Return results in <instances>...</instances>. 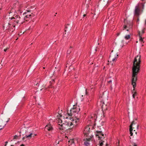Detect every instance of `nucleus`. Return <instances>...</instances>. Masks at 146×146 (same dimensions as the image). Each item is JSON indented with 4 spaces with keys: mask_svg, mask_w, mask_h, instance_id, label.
<instances>
[{
    "mask_svg": "<svg viewBox=\"0 0 146 146\" xmlns=\"http://www.w3.org/2000/svg\"><path fill=\"white\" fill-rule=\"evenodd\" d=\"M124 23H125V24L126 23H127V19H125L124 20Z\"/></svg>",
    "mask_w": 146,
    "mask_h": 146,
    "instance_id": "obj_26",
    "label": "nucleus"
},
{
    "mask_svg": "<svg viewBox=\"0 0 146 146\" xmlns=\"http://www.w3.org/2000/svg\"><path fill=\"white\" fill-rule=\"evenodd\" d=\"M8 143L7 141H6L5 142V146H6L7 145V143Z\"/></svg>",
    "mask_w": 146,
    "mask_h": 146,
    "instance_id": "obj_31",
    "label": "nucleus"
},
{
    "mask_svg": "<svg viewBox=\"0 0 146 146\" xmlns=\"http://www.w3.org/2000/svg\"><path fill=\"white\" fill-rule=\"evenodd\" d=\"M36 86H38V85H39L37 83V84H36Z\"/></svg>",
    "mask_w": 146,
    "mask_h": 146,
    "instance_id": "obj_38",
    "label": "nucleus"
},
{
    "mask_svg": "<svg viewBox=\"0 0 146 146\" xmlns=\"http://www.w3.org/2000/svg\"><path fill=\"white\" fill-rule=\"evenodd\" d=\"M72 48V46H70L68 50L67 51L66 56L67 57H69V54L71 52V49Z\"/></svg>",
    "mask_w": 146,
    "mask_h": 146,
    "instance_id": "obj_18",
    "label": "nucleus"
},
{
    "mask_svg": "<svg viewBox=\"0 0 146 146\" xmlns=\"http://www.w3.org/2000/svg\"><path fill=\"white\" fill-rule=\"evenodd\" d=\"M139 41L141 42H143L144 43V41H143V39L144 38H143L141 37V36L140 33H139Z\"/></svg>",
    "mask_w": 146,
    "mask_h": 146,
    "instance_id": "obj_20",
    "label": "nucleus"
},
{
    "mask_svg": "<svg viewBox=\"0 0 146 146\" xmlns=\"http://www.w3.org/2000/svg\"><path fill=\"white\" fill-rule=\"evenodd\" d=\"M125 38L126 39V40L128 39V36H127V35L125 36Z\"/></svg>",
    "mask_w": 146,
    "mask_h": 146,
    "instance_id": "obj_29",
    "label": "nucleus"
},
{
    "mask_svg": "<svg viewBox=\"0 0 146 146\" xmlns=\"http://www.w3.org/2000/svg\"><path fill=\"white\" fill-rule=\"evenodd\" d=\"M90 128L88 126H87L85 128L84 131L83 133L85 135L86 137H88L90 133Z\"/></svg>",
    "mask_w": 146,
    "mask_h": 146,
    "instance_id": "obj_11",
    "label": "nucleus"
},
{
    "mask_svg": "<svg viewBox=\"0 0 146 146\" xmlns=\"http://www.w3.org/2000/svg\"><path fill=\"white\" fill-rule=\"evenodd\" d=\"M119 34H120V33H118L117 34V36H118L119 35Z\"/></svg>",
    "mask_w": 146,
    "mask_h": 146,
    "instance_id": "obj_41",
    "label": "nucleus"
},
{
    "mask_svg": "<svg viewBox=\"0 0 146 146\" xmlns=\"http://www.w3.org/2000/svg\"><path fill=\"white\" fill-rule=\"evenodd\" d=\"M48 137H52V136H51L50 135V134H48Z\"/></svg>",
    "mask_w": 146,
    "mask_h": 146,
    "instance_id": "obj_28",
    "label": "nucleus"
},
{
    "mask_svg": "<svg viewBox=\"0 0 146 146\" xmlns=\"http://www.w3.org/2000/svg\"><path fill=\"white\" fill-rule=\"evenodd\" d=\"M97 118V115L96 113H92L89 116L88 120L91 121V123L94 122L96 121Z\"/></svg>",
    "mask_w": 146,
    "mask_h": 146,
    "instance_id": "obj_7",
    "label": "nucleus"
},
{
    "mask_svg": "<svg viewBox=\"0 0 146 146\" xmlns=\"http://www.w3.org/2000/svg\"><path fill=\"white\" fill-rule=\"evenodd\" d=\"M26 19L23 16V17H20L19 16H15V17H13L11 18V22L9 23L8 27L6 29L8 30H10L12 29L13 31L15 29V27L17 28L20 26L21 24H22L24 22Z\"/></svg>",
    "mask_w": 146,
    "mask_h": 146,
    "instance_id": "obj_3",
    "label": "nucleus"
},
{
    "mask_svg": "<svg viewBox=\"0 0 146 146\" xmlns=\"http://www.w3.org/2000/svg\"><path fill=\"white\" fill-rule=\"evenodd\" d=\"M11 146H14V145H11Z\"/></svg>",
    "mask_w": 146,
    "mask_h": 146,
    "instance_id": "obj_46",
    "label": "nucleus"
},
{
    "mask_svg": "<svg viewBox=\"0 0 146 146\" xmlns=\"http://www.w3.org/2000/svg\"><path fill=\"white\" fill-rule=\"evenodd\" d=\"M87 139V140L85 141L84 143V146H90V139Z\"/></svg>",
    "mask_w": 146,
    "mask_h": 146,
    "instance_id": "obj_17",
    "label": "nucleus"
},
{
    "mask_svg": "<svg viewBox=\"0 0 146 146\" xmlns=\"http://www.w3.org/2000/svg\"><path fill=\"white\" fill-rule=\"evenodd\" d=\"M130 146H137V144L135 143H133Z\"/></svg>",
    "mask_w": 146,
    "mask_h": 146,
    "instance_id": "obj_24",
    "label": "nucleus"
},
{
    "mask_svg": "<svg viewBox=\"0 0 146 146\" xmlns=\"http://www.w3.org/2000/svg\"><path fill=\"white\" fill-rule=\"evenodd\" d=\"M6 123H4L2 119H0V127L1 128L0 129H2L5 125Z\"/></svg>",
    "mask_w": 146,
    "mask_h": 146,
    "instance_id": "obj_16",
    "label": "nucleus"
},
{
    "mask_svg": "<svg viewBox=\"0 0 146 146\" xmlns=\"http://www.w3.org/2000/svg\"><path fill=\"white\" fill-rule=\"evenodd\" d=\"M119 141H118V143H117L116 146H119Z\"/></svg>",
    "mask_w": 146,
    "mask_h": 146,
    "instance_id": "obj_32",
    "label": "nucleus"
},
{
    "mask_svg": "<svg viewBox=\"0 0 146 146\" xmlns=\"http://www.w3.org/2000/svg\"><path fill=\"white\" fill-rule=\"evenodd\" d=\"M77 142L76 139H70L68 141V146H76V143Z\"/></svg>",
    "mask_w": 146,
    "mask_h": 146,
    "instance_id": "obj_10",
    "label": "nucleus"
},
{
    "mask_svg": "<svg viewBox=\"0 0 146 146\" xmlns=\"http://www.w3.org/2000/svg\"><path fill=\"white\" fill-rule=\"evenodd\" d=\"M36 135V134L33 133L32 132H30L29 134L28 135H26L25 137L28 139H30L32 137H34Z\"/></svg>",
    "mask_w": 146,
    "mask_h": 146,
    "instance_id": "obj_14",
    "label": "nucleus"
},
{
    "mask_svg": "<svg viewBox=\"0 0 146 146\" xmlns=\"http://www.w3.org/2000/svg\"><path fill=\"white\" fill-rule=\"evenodd\" d=\"M133 25V23L132 22H131L129 23V29L130 30H131L132 28Z\"/></svg>",
    "mask_w": 146,
    "mask_h": 146,
    "instance_id": "obj_22",
    "label": "nucleus"
},
{
    "mask_svg": "<svg viewBox=\"0 0 146 146\" xmlns=\"http://www.w3.org/2000/svg\"><path fill=\"white\" fill-rule=\"evenodd\" d=\"M96 137H98V139L100 140L99 141L100 146H102L103 144L104 141L103 139H104V134L101 131H97L95 132Z\"/></svg>",
    "mask_w": 146,
    "mask_h": 146,
    "instance_id": "obj_6",
    "label": "nucleus"
},
{
    "mask_svg": "<svg viewBox=\"0 0 146 146\" xmlns=\"http://www.w3.org/2000/svg\"><path fill=\"white\" fill-rule=\"evenodd\" d=\"M21 9V7L20 8V9Z\"/></svg>",
    "mask_w": 146,
    "mask_h": 146,
    "instance_id": "obj_47",
    "label": "nucleus"
},
{
    "mask_svg": "<svg viewBox=\"0 0 146 146\" xmlns=\"http://www.w3.org/2000/svg\"><path fill=\"white\" fill-rule=\"evenodd\" d=\"M118 57V53L116 51L112 50L110 53L108 62L110 61L111 63H115Z\"/></svg>",
    "mask_w": 146,
    "mask_h": 146,
    "instance_id": "obj_4",
    "label": "nucleus"
},
{
    "mask_svg": "<svg viewBox=\"0 0 146 146\" xmlns=\"http://www.w3.org/2000/svg\"><path fill=\"white\" fill-rule=\"evenodd\" d=\"M122 42H124V40H122Z\"/></svg>",
    "mask_w": 146,
    "mask_h": 146,
    "instance_id": "obj_45",
    "label": "nucleus"
},
{
    "mask_svg": "<svg viewBox=\"0 0 146 146\" xmlns=\"http://www.w3.org/2000/svg\"><path fill=\"white\" fill-rule=\"evenodd\" d=\"M139 64H133L132 67V75L131 79V85L133 88L132 91V96L134 98L137 93L135 92V88L136 87V82L137 80V75L139 71Z\"/></svg>",
    "mask_w": 146,
    "mask_h": 146,
    "instance_id": "obj_2",
    "label": "nucleus"
},
{
    "mask_svg": "<svg viewBox=\"0 0 146 146\" xmlns=\"http://www.w3.org/2000/svg\"><path fill=\"white\" fill-rule=\"evenodd\" d=\"M128 39L130 38V36L129 35H128Z\"/></svg>",
    "mask_w": 146,
    "mask_h": 146,
    "instance_id": "obj_40",
    "label": "nucleus"
},
{
    "mask_svg": "<svg viewBox=\"0 0 146 146\" xmlns=\"http://www.w3.org/2000/svg\"><path fill=\"white\" fill-rule=\"evenodd\" d=\"M18 136L17 135H15L13 137V139H17V138H18Z\"/></svg>",
    "mask_w": 146,
    "mask_h": 146,
    "instance_id": "obj_23",
    "label": "nucleus"
},
{
    "mask_svg": "<svg viewBox=\"0 0 146 146\" xmlns=\"http://www.w3.org/2000/svg\"><path fill=\"white\" fill-rule=\"evenodd\" d=\"M108 93L106 92H105L103 93L102 94H100L99 96L100 98H102L104 99L106 98L107 97H108Z\"/></svg>",
    "mask_w": 146,
    "mask_h": 146,
    "instance_id": "obj_13",
    "label": "nucleus"
},
{
    "mask_svg": "<svg viewBox=\"0 0 146 146\" xmlns=\"http://www.w3.org/2000/svg\"><path fill=\"white\" fill-rule=\"evenodd\" d=\"M86 94H87V90H86Z\"/></svg>",
    "mask_w": 146,
    "mask_h": 146,
    "instance_id": "obj_43",
    "label": "nucleus"
},
{
    "mask_svg": "<svg viewBox=\"0 0 146 146\" xmlns=\"http://www.w3.org/2000/svg\"><path fill=\"white\" fill-rule=\"evenodd\" d=\"M145 28L143 29L141 31H139V33H140L141 34V36H142V35L145 32Z\"/></svg>",
    "mask_w": 146,
    "mask_h": 146,
    "instance_id": "obj_21",
    "label": "nucleus"
},
{
    "mask_svg": "<svg viewBox=\"0 0 146 146\" xmlns=\"http://www.w3.org/2000/svg\"><path fill=\"white\" fill-rule=\"evenodd\" d=\"M8 49V48H6L5 49H4V51L5 52H6V51L7 50V49Z\"/></svg>",
    "mask_w": 146,
    "mask_h": 146,
    "instance_id": "obj_30",
    "label": "nucleus"
},
{
    "mask_svg": "<svg viewBox=\"0 0 146 146\" xmlns=\"http://www.w3.org/2000/svg\"><path fill=\"white\" fill-rule=\"evenodd\" d=\"M47 87V86H46V87L45 86V88H43L42 89H41V90H42L45 89Z\"/></svg>",
    "mask_w": 146,
    "mask_h": 146,
    "instance_id": "obj_33",
    "label": "nucleus"
},
{
    "mask_svg": "<svg viewBox=\"0 0 146 146\" xmlns=\"http://www.w3.org/2000/svg\"><path fill=\"white\" fill-rule=\"evenodd\" d=\"M59 141H58V140H56V142H55V143L56 144H58L59 143Z\"/></svg>",
    "mask_w": 146,
    "mask_h": 146,
    "instance_id": "obj_27",
    "label": "nucleus"
},
{
    "mask_svg": "<svg viewBox=\"0 0 146 146\" xmlns=\"http://www.w3.org/2000/svg\"><path fill=\"white\" fill-rule=\"evenodd\" d=\"M112 82V81L111 80H110V81H109L108 82L109 83H111Z\"/></svg>",
    "mask_w": 146,
    "mask_h": 146,
    "instance_id": "obj_34",
    "label": "nucleus"
},
{
    "mask_svg": "<svg viewBox=\"0 0 146 146\" xmlns=\"http://www.w3.org/2000/svg\"><path fill=\"white\" fill-rule=\"evenodd\" d=\"M130 137V138H131V137Z\"/></svg>",
    "mask_w": 146,
    "mask_h": 146,
    "instance_id": "obj_48",
    "label": "nucleus"
},
{
    "mask_svg": "<svg viewBox=\"0 0 146 146\" xmlns=\"http://www.w3.org/2000/svg\"><path fill=\"white\" fill-rule=\"evenodd\" d=\"M86 14H84L83 15V16L84 17H85L86 16Z\"/></svg>",
    "mask_w": 146,
    "mask_h": 146,
    "instance_id": "obj_37",
    "label": "nucleus"
},
{
    "mask_svg": "<svg viewBox=\"0 0 146 146\" xmlns=\"http://www.w3.org/2000/svg\"><path fill=\"white\" fill-rule=\"evenodd\" d=\"M139 21V18H138L137 19V21Z\"/></svg>",
    "mask_w": 146,
    "mask_h": 146,
    "instance_id": "obj_42",
    "label": "nucleus"
},
{
    "mask_svg": "<svg viewBox=\"0 0 146 146\" xmlns=\"http://www.w3.org/2000/svg\"><path fill=\"white\" fill-rule=\"evenodd\" d=\"M137 128H138V125H137Z\"/></svg>",
    "mask_w": 146,
    "mask_h": 146,
    "instance_id": "obj_44",
    "label": "nucleus"
},
{
    "mask_svg": "<svg viewBox=\"0 0 146 146\" xmlns=\"http://www.w3.org/2000/svg\"><path fill=\"white\" fill-rule=\"evenodd\" d=\"M141 63V56L140 55H137L134 58L133 64H140Z\"/></svg>",
    "mask_w": 146,
    "mask_h": 146,
    "instance_id": "obj_9",
    "label": "nucleus"
},
{
    "mask_svg": "<svg viewBox=\"0 0 146 146\" xmlns=\"http://www.w3.org/2000/svg\"><path fill=\"white\" fill-rule=\"evenodd\" d=\"M52 129L53 128L50 124H48L45 126V130H47L48 131H52Z\"/></svg>",
    "mask_w": 146,
    "mask_h": 146,
    "instance_id": "obj_15",
    "label": "nucleus"
},
{
    "mask_svg": "<svg viewBox=\"0 0 146 146\" xmlns=\"http://www.w3.org/2000/svg\"><path fill=\"white\" fill-rule=\"evenodd\" d=\"M145 25H146V19L145 20Z\"/></svg>",
    "mask_w": 146,
    "mask_h": 146,
    "instance_id": "obj_39",
    "label": "nucleus"
},
{
    "mask_svg": "<svg viewBox=\"0 0 146 146\" xmlns=\"http://www.w3.org/2000/svg\"><path fill=\"white\" fill-rule=\"evenodd\" d=\"M135 125V123L133 121L131 124L129 126V132H130V134L131 136H132L133 133H135L136 134H137V132L135 131V130H133V125Z\"/></svg>",
    "mask_w": 146,
    "mask_h": 146,
    "instance_id": "obj_8",
    "label": "nucleus"
},
{
    "mask_svg": "<svg viewBox=\"0 0 146 146\" xmlns=\"http://www.w3.org/2000/svg\"><path fill=\"white\" fill-rule=\"evenodd\" d=\"M127 27V25H125L123 27V30H124L126 29Z\"/></svg>",
    "mask_w": 146,
    "mask_h": 146,
    "instance_id": "obj_25",
    "label": "nucleus"
},
{
    "mask_svg": "<svg viewBox=\"0 0 146 146\" xmlns=\"http://www.w3.org/2000/svg\"><path fill=\"white\" fill-rule=\"evenodd\" d=\"M9 118L8 120L6 121V123H7L9 121Z\"/></svg>",
    "mask_w": 146,
    "mask_h": 146,
    "instance_id": "obj_35",
    "label": "nucleus"
},
{
    "mask_svg": "<svg viewBox=\"0 0 146 146\" xmlns=\"http://www.w3.org/2000/svg\"><path fill=\"white\" fill-rule=\"evenodd\" d=\"M20 146H24V145L22 144L20 145Z\"/></svg>",
    "mask_w": 146,
    "mask_h": 146,
    "instance_id": "obj_36",
    "label": "nucleus"
},
{
    "mask_svg": "<svg viewBox=\"0 0 146 146\" xmlns=\"http://www.w3.org/2000/svg\"><path fill=\"white\" fill-rule=\"evenodd\" d=\"M23 16L26 19V21H27V20L26 19L27 18H31V14L29 12V11H27V12L24 13Z\"/></svg>",
    "mask_w": 146,
    "mask_h": 146,
    "instance_id": "obj_12",
    "label": "nucleus"
},
{
    "mask_svg": "<svg viewBox=\"0 0 146 146\" xmlns=\"http://www.w3.org/2000/svg\"><path fill=\"white\" fill-rule=\"evenodd\" d=\"M103 111H105L107 109V106L106 105L103 103L102 106Z\"/></svg>",
    "mask_w": 146,
    "mask_h": 146,
    "instance_id": "obj_19",
    "label": "nucleus"
},
{
    "mask_svg": "<svg viewBox=\"0 0 146 146\" xmlns=\"http://www.w3.org/2000/svg\"><path fill=\"white\" fill-rule=\"evenodd\" d=\"M144 8V5L143 3L139 4L135 7V14L137 16H139L143 11Z\"/></svg>",
    "mask_w": 146,
    "mask_h": 146,
    "instance_id": "obj_5",
    "label": "nucleus"
},
{
    "mask_svg": "<svg viewBox=\"0 0 146 146\" xmlns=\"http://www.w3.org/2000/svg\"><path fill=\"white\" fill-rule=\"evenodd\" d=\"M80 108L79 106L74 105L69 111L61 114L62 111L57 113L58 129L61 131V133L64 132L69 127H76L79 123L80 116Z\"/></svg>",
    "mask_w": 146,
    "mask_h": 146,
    "instance_id": "obj_1",
    "label": "nucleus"
}]
</instances>
